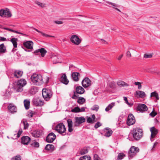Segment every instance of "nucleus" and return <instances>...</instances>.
Returning <instances> with one entry per match:
<instances>
[{
  "mask_svg": "<svg viewBox=\"0 0 160 160\" xmlns=\"http://www.w3.org/2000/svg\"><path fill=\"white\" fill-rule=\"evenodd\" d=\"M70 40L72 43L77 45H79L81 42L80 39L75 35L72 36Z\"/></svg>",
  "mask_w": 160,
  "mask_h": 160,
  "instance_id": "nucleus-10",
  "label": "nucleus"
},
{
  "mask_svg": "<svg viewBox=\"0 0 160 160\" xmlns=\"http://www.w3.org/2000/svg\"><path fill=\"white\" fill-rule=\"evenodd\" d=\"M85 101L86 100L84 98L82 97H80L78 98L77 102L79 104L82 105L85 103Z\"/></svg>",
  "mask_w": 160,
  "mask_h": 160,
  "instance_id": "nucleus-26",
  "label": "nucleus"
},
{
  "mask_svg": "<svg viewBox=\"0 0 160 160\" xmlns=\"http://www.w3.org/2000/svg\"><path fill=\"white\" fill-rule=\"evenodd\" d=\"M101 126V124L99 122H98L95 124L94 127L95 128H97Z\"/></svg>",
  "mask_w": 160,
  "mask_h": 160,
  "instance_id": "nucleus-52",
  "label": "nucleus"
},
{
  "mask_svg": "<svg viewBox=\"0 0 160 160\" xmlns=\"http://www.w3.org/2000/svg\"><path fill=\"white\" fill-rule=\"evenodd\" d=\"M125 156V155L122 153H119L118 156L117 160H121Z\"/></svg>",
  "mask_w": 160,
  "mask_h": 160,
  "instance_id": "nucleus-40",
  "label": "nucleus"
},
{
  "mask_svg": "<svg viewBox=\"0 0 160 160\" xmlns=\"http://www.w3.org/2000/svg\"><path fill=\"white\" fill-rule=\"evenodd\" d=\"M99 108V106L98 105H94L92 107L91 109L93 110H95L97 111H98Z\"/></svg>",
  "mask_w": 160,
  "mask_h": 160,
  "instance_id": "nucleus-47",
  "label": "nucleus"
},
{
  "mask_svg": "<svg viewBox=\"0 0 160 160\" xmlns=\"http://www.w3.org/2000/svg\"><path fill=\"white\" fill-rule=\"evenodd\" d=\"M31 145L32 147L36 148L39 147V143L35 141L31 142Z\"/></svg>",
  "mask_w": 160,
  "mask_h": 160,
  "instance_id": "nucleus-36",
  "label": "nucleus"
},
{
  "mask_svg": "<svg viewBox=\"0 0 160 160\" xmlns=\"http://www.w3.org/2000/svg\"><path fill=\"white\" fill-rule=\"evenodd\" d=\"M54 22L58 24H61L63 23L62 21H55Z\"/></svg>",
  "mask_w": 160,
  "mask_h": 160,
  "instance_id": "nucleus-57",
  "label": "nucleus"
},
{
  "mask_svg": "<svg viewBox=\"0 0 160 160\" xmlns=\"http://www.w3.org/2000/svg\"><path fill=\"white\" fill-rule=\"evenodd\" d=\"M109 86L111 88H114L115 87V83L114 82H111L109 83Z\"/></svg>",
  "mask_w": 160,
  "mask_h": 160,
  "instance_id": "nucleus-48",
  "label": "nucleus"
},
{
  "mask_svg": "<svg viewBox=\"0 0 160 160\" xmlns=\"http://www.w3.org/2000/svg\"><path fill=\"white\" fill-rule=\"evenodd\" d=\"M42 95L44 99L47 101L52 96V92L49 89L44 88L42 90Z\"/></svg>",
  "mask_w": 160,
  "mask_h": 160,
  "instance_id": "nucleus-4",
  "label": "nucleus"
},
{
  "mask_svg": "<svg viewBox=\"0 0 160 160\" xmlns=\"http://www.w3.org/2000/svg\"><path fill=\"white\" fill-rule=\"evenodd\" d=\"M67 122L68 127V131L69 132H71L73 130L72 121L71 119H68L67 120Z\"/></svg>",
  "mask_w": 160,
  "mask_h": 160,
  "instance_id": "nucleus-23",
  "label": "nucleus"
},
{
  "mask_svg": "<svg viewBox=\"0 0 160 160\" xmlns=\"http://www.w3.org/2000/svg\"><path fill=\"white\" fill-rule=\"evenodd\" d=\"M132 134L134 139L138 140L142 137L143 135V131L140 128H135L132 131Z\"/></svg>",
  "mask_w": 160,
  "mask_h": 160,
  "instance_id": "nucleus-3",
  "label": "nucleus"
},
{
  "mask_svg": "<svg viewBox=\"0 0 160 160\" xmlns=\"http://www.w3.org/2000/svg\"><path fill=\"white\" fill-rule=\"evenodd\" d=\"M27 84V81L24 79H21L18 80L14 88L18 92H22L23 87Z\"/></svg>",
  "mask_w": 160,
  "mask_h": 160,
  "instance_id": "nucleus-2",
  "label": "nucleus"
},
{
  "mask_svg": "<svg viewBox=\"0 0 160 160\" xmlns=\"http://www.w3.org/2000/svg\"><path fill=\"white\" fill-rule=\"evenodd\" d=\"M135 122V120L134 116L131 114L129 115L127 119V123L128 125L133 124Z\"/></svg>",
  "mask_w": 160,
  "mask_h": 160,
  "instance_id": "nucleus-12",
  "label": "nucleus"
},
{
  "mask_svg": "<svg viewBox=\"0 0 160 160\" xmlns=\"http://www.w3.org/2000/svg\"><path fill=\"white\" fill-rule=\"evenodd\" d=\"M150 131L151 132L150 139L151 141H152L154 140L153 139L155 138L156 135L158 133V130L156 129L154 127H153L150 128Z\"/></svg>",
  "mask_w": 160,
  "mask_h": 160,
  "instance_id": "nucleus-8",
  "label": "nucleus"
},
{
  "mask_svg": "<svg viewBox=\"0 0 160 160\" xmlns=\"http://www.w3.org/2000/svg\"><path fill=\"white\" fill-rule=\"evenodd\" d=\"M158 144V142H156L154 144L153 147L152 148L151 150H153L154 149V148L156 147V146H157V145Z\"/></svg>",
  "mask_w": 160,
  "mask_h": 160,
  "instance_id": "nucleus-59",
  "label": "nucleus"
},
{
  "mask_svg": "<svg viewBox=\"0 0 160 160\" xmlns=\"http://www.w3.org/2000/svg\"><path fill=\"white\" fill-rule=\"evenodd\" d=\"M123 55V54H122V55H121L119 56L118 57V60H120L121 59V58H122V57Z\"/></svg>",
  "mask_w": 160,
  "mask_h": 160,
  "instance_id": "nucleus-64",
  "label": "nucleus"
},
{
  "mask_svg": "<svg viewBox=\"0 0 160 160\" xmlns=\"http://www.w3.org/2000/svg\"><path fill=\"white\" fill-rule=\"evenodd\" d=\"M78 96L76 95V93L75 92H74V95H73V96L72 97V98L74 99H75V97H77Z\"/></svg>",
  "mask_w": 160,
  "mask_h": 160,
  "instance_id": "nucleus-62",
  "label": "nucleus"
},
{
  "mask_svg": "<svg viewBox=\"0 0 160 160\" xmlns=\"http://www.w3.org/2000/svg\"><path fill=\"white\" fill-rule=\"evenodd\" d=\"M155 97L157 100H159V97L158 94L155 91L152 92L151 94V97Z\"/></svg>",
  "mask_w": 160,
  "mask_h": 160,
  "instance_id": "nucleus-35",
  "label": "nucleus"
},
{
  "mask_svg": "<svg viewBox=\"0 0 160 160\" xmlns=\"http://www.w3.org/2000/svg\"><path fill=\"white\" fill-rule=\"evenodd\" d=\"M85 107H82L80 108V112H83L85 111Z\"/></svg>",
  "mask_w": 160,
  "mask_h": 160,
  "instance_id": "nucleus-61",
  "label": "nucleus"
},
{
  "mask_svg": "<svg viewBox=\"0 0 160 160\" xmlns=\"http://www.w3.org/2000/svg\"><path fill=\"white\" fill-rule=\"evenodd\" d=\"M24 47L28 49H31L33 48V43L31 41L24 42L23 43Z\"/></svg>",
  "mask_w": 160,
  "mask_h": 160,
  "instance_id": "nucleus-16",
  "label": "nucleus"
},
{
  "mask_svg": "<svg viewBox=\"0 0 160 160\" xmlns=\"http://www.w3.org/2000/svg\"><path fill=\"white\" fill-rule=\"evenodd\" d=\"M106 133L105 136L107 137H109L112 133V131L109 128H106Z\"/></svg>",
  "mask_w": 160,
  "mask_h": 160,
  "instance_id": "nucleus-32",
  "label": "nucleus"
},
{
  "mask_svg": "<svg viewBox=\"0 0 160 160\" xmlns=\"http://www.w3.org/2000/svg\"><path fill=\"white\" fill-rule=\"evenodd\" d=\"M93 120V121H96L95 120V115H94V114H93L92 115V118H91Z\"/></svg>",
  "mask_w": 160,
  "mask_h": 160,
  "instance_id": "nucleus-63",
  "label": "nucleus"
},
{
  "mask_svg": "<svg viewBox=\"0 0 160 160\" xmlns=\"http://www.w3.org/2000/svg\"><path fill=\"white\" fill-rule=\"evenodd\" d=\"M8 109L10 112L12 113H13L17 112V108L16 107L12 104H10L8 107Z\"/></svg>",
  "mask_w": 160,
  "mask_h": 160,
  "instance_id": "nucleus-22",
  "label": "nucleus"
},
{
  "mask_svg": "<svg viewBox=\"0 0 160 160\" xmlns=\"http://www.w3.org/2000/svg\"><path fill=\"white\" fill-rule=\"evenodd\" d=\"M31 139L28 136H23L21 138V142L23 144H28Z\"/></svg>",
  "mask_w": 160,
  "mask_h": 160,
  "instance_id": "nucleus-17",
  "label": "nucleus"
},
{
  "mask_svg": "<svg viewBox=\"0 0 160 160\" xmlns=\"http://www.w3.org/2000/svg\"><path fill=\"white\" fill-rule=\"evenodd\" d=\"M18 40V39L15 38H12L11 40L10 41L12 43L14 47L15 48L17 47V41Z\"/></svg>",
  "mask_w": 160,
  "mask_h": 160,
  "instance_id": "nucleus-29",
  "label": "nucleus"
},
{
  "mask_svg": "<svg viewBox=\"0 0 160 160\" xmlns=\"http://www.w3.org/2000/svg\"><path fill=\"white\" fill-rule=\"evenodd\" d=\"M6 47L3 43L0 45V52L4 53L6 52Z\"/></svg>",
  "mask_w": 160,
  "mask_h": 160,
  "instance_id": "nucleus-28",
  "label": "nucleus"
},
{
  "mask_svg": "<svg viewBox=\"0 0 160 160\" xmlns=\"http://www.w3.org/2000/svg\"><path fill=\"white\" fill-rule=\"evenodd\" d=\"M31 79L36 85H40L43 83L42 78L40 74L33 73L31 76Z\"/></svg>",
  "mask_w": 160,
  "mask_h": 160,
  "instance_id": "nucleus-1",
  "label": "nucleus"
},
{
  "mask_svg": "<svg viewBox=\"0 0 160 160\" xmlns=\"http://www.w3.org/2000/svg\"><path fill=\"white\" fill-rule=\"evenodd\" d=\"M45 149L46 150L51 151L52 152L54 150V147L52 144H48L46 146Z\"/></svg>",
  "mask_w": 160,
  "mask_h": 160,
  "instance_id": "nucleus-25",
  "label": "nucleus"
},
{
  "mask_svg": "<svg viewBox=\"0 0 160 160\" xmlns=\"http://www.w3.org/2000/svg\"><path fill=\"white\" fill-rule=\"evenodd\" d=\"M31 134L34 137H38L40 135V132L38 131H34Z\"/></svg>",
  "mask_w": 160,
  "mask_h": 160,
  "instance_id": "nucleus-31",
  "label": "nucleus"
},
{
  "mask_svg": "<svg viewBox=\"0 0 160 160\" xmlns=\"http://www.w3.org/2000/svg\"><path fill=\"white\" fill-rule=\"evenodd\" d=\"M137 110L141 112L147 111L148 110V108L146 105L141 104L139 105L137 107Z\"/></svg>",
  "mask_w": 160,
  "mask_h": 160,
  "instance_id": "nucleus-15",
  "label": "nucleus"
},
{
  "mask_svg": "<svg viewBox=\"0 0 160 160\" xmlns=\"http://www.w3.org/2000/svg\"><path fill=\"white\" fill-rule=\"evenodd\" d=\"M0 16L2 17L9 18L11 17L12 14L8 9L4 10L2 9L0 10Z\"/></svg>",
  "mask_w": 160,
  "mask_h": 160,
  "instance_id": "nucleus-7",
  "label": "nucleus"
},
{
  "mask_svg": "<svg viewBox=\"0 0 160 160\" xmlns=\"http://www.w3.org/2000/svg\"><path fill=\"white\" fill-rule=\"evenodd\" d=\"M79 160H91L90 157H88L86 156H84L81 157L80 158Z\"/></svg>",
  "mask_w": 160,
  "mask_h": 160,
  "instance_id": "nucleus-43",
  "label": "nucleus"
},
{
  "mask_svg": "<svg viewBox=\"0 0 160 160\" xmlns=\"http://www.w3.org/2000/svg\"><path fill=\"white\" fill-rule=\"evenodd\" d=\"M88 152V151L87 149H83L81 151V154L83 155L87 153Z\"/></svg>",
  "mask_w": 160,
  "mask_h": 160,
  "instance_id": "nucleus-49",
  "label": "nucleus"
},
{
  "mask_svg": "<svg viewBox=\"0 0 160 160\" xmlns=\"http://www.w3.org/2000/svg\"><path fill=\"white\" fill-rule=\"evenodd\" d=\"M87 121L88 122L91 123H93L96 122V121H93L92 119L90 117H87Z\"/></svg>",
  "mask_w": 160,
  "mask_h": 160,
  "instance_id": "nucleus-44",
  "label": "nucleus"
},
{
  "mask_svg": "<svg viewBox=\"0 0 160 160\" xmlns=\"http://www.w3.org/2000/svg\"><path fill=\"white\" fill-rule=\"evenodd\" d=\"M91 82L88 78H85L82 81V84L84 88H87L91 85Z\"/></svg>",
  "mask_w": 160,
  "mask_h": 160,
  "instance_id": "nucleus-13",
  "label": "nucleus"
},
{
  "mask_svg": "<svg viewBox=\"0 0 160 160\" xmlns=\"http://www.w3.org/2000/svg\"><path fill=\"white\" fill-rule=\"evenodd\" d=\"M32 102L33 104L36 106H41L43 104V102L39 98L34 99Z\"/></svg>",
  "mask_w": 160,
  "mask_h": 160,
  "instance_id": "nucleus-14",
  "label": "nucleus"
},
{
  "mask_svg": "<svg viewBox=\"0 0 160 160\" xmlns=\"http://www.w3.org/2000/svg\"><path fill=\"white\" fill-rule=\"evenodd\" d=\"M6 38L0 37V41H6Z\"/></svg>",
  "mask_w": 160,
  "mask_h": 160,
  "instance_id": "nucleus-58",
  "label": "nucleus"
},
{
  "mask_svg": "<svg viewBox=\"0 0 160 160\" xmlns=\"http://www.w3.org/2000/svg\"><path fill=\"white\" fill-rule=\"evenodd\" d=\"M23 123L24 125V129H27L29 126V124L27 122V121H24L23 122Z\"/></svg>",
  "mask_w": 160,
  "mask_h": 160,
  "instance_id": "nucleus-45",
  "label": "nucleus"
},
{
  "mask_svg": "<svg viewBox=\"0 0 160 160\" xmlns=\"http://www.w3.org/2000/svg\"><path fill=\"white\" fill-rule=\"evenodd\" d=\"M75 122L74 123L75 126H78L81 123L85 122V119L83 117H75Z\"/></svg>",
  "mask_w": 160,
  "mask_h": 160,
  "instance_id": "nucleus-9",
  "label": "nucleus"
},
{
  "mask_svg": "<svg viewBox=\"0 0 160 160\" xmlns=\"http://www.w3.org/2000/svg\"><path fill=\"white\" fill-rule=\"evenodd\" d=\"M123 98H124V101L126 102V103H127L129 106H131L132 105V104H131V103H129L128 102V99H127V98L126 97H123Z\"/></svg>",
  "mask_w": 160,
  "mask_h": 160,
  "instance_id": "nucleus-50",
  "label": "nucleus"
},
{
  "mask_svg": "<svg viewBox=\"0 0 160 160\" xmlns=\"http://www.w3.org/2000/svg\"><path fill=\"white\" fill-rule=\"evenodd\" d=\"M107 3H108L109 4H111V5H112V6H114V7L117 6L116 4L115 3H113L112 2H108Z\"/></svg>",
  "mask_w": 160,
  "mask_h": 160,
  "instance_id": "nucleus-60",
  "label": "nucleus"
},
{
  "mask_svg": "<svg viewBox=\"0 0 160 160\" xmlns=\"http://www.w3.org/2000/svg\"><path fill=\"white\" fill-rule=\"evenodd\" d=\"M94 160H100V158L97 154H95L94 156Z\"/></svg>",
  "mask_w": 160,
  "mask_h": 160,
  "instance_id": "nucleus-53",
  "label": "nucleus"
},
{
  "mask_svg": "<svg viewBox=\"0 0 160 160\" xmlns=\"http://www.w3.org/2000/svg\"><path fill=\"white\" fill-rule=\"evenodd\" d=\"M56 136L53 132L49 133L46 138V141L48 142H52L56 139Z\"/></svg>",
  "mask_w": 160,
  "mask_h": 160,
  "instance_id": "nucleus-11",
  "label": "nucleus"
},
{
  "mask_svg": "<svg viewBox=\"0 0 160 160\" xmlns=\"http://www.w3.org/2000/svg\"><path fill=\"white\" fill-rule=\"evenodd\" d=\"M60 80L62 82L66 85L68 84L69 82V81L66 75L65 74H64L62 75L60 78Z\"/></svg>",
  "mask_w": 160,
  "mask_h": 160,
  "instance_id": "nucleus-19",
  "label": "nucleus"
},
{
  "mask_svg": "<svg viewBox=\"0 0 160 160\" xmlns=\"http://www.w3.org/2000/svg\"><path fill=\"white\" fill-rule=\"evenodd\" d=\"M34 113L33 112H31L29 113L28 114V116L29 118H32L33 117Z\"/></svg>",
  "mask_w": 160,
  "mask_h": 160,
  "instance_id": "nucleus-54",
  "label": "nucleus"
},
{
  "mask_svg": "<svg viewBox=\"0 0 160 160\" xmlns=\"http://www.w3.org/2000/svg\"><path fill=\"white\" fill-rule=\"evenodd\" d=\"M39 52L41 53L42 57H44L47 52V51L43 48L39 49Z\"/></svg>",
  "mask_w": 160,
  "mask_h": 160,
  "instance_id": "nucleus-30",
  "label": "nucleus"
},
{
  "mask_svg": "<svg viewBox=\"0 0 160 160\" xmlns=\"http://www.w3.org/2000/svg\"><path fill=\"white\" fill-rule=\"evenodd\" d=\"M30 102L29 100L26 99L24 101V106L26 109H28L29 108Z\"/></svg>",
  "mask_w": 160,
  "mask_h": 160,
  "instance_id": "nucleus-27",
  "label": "nucleus"
},
{
  "mask_svg": "<svg viewBox=\"0 0 160 160\" xmlns=\"http://www.w3.org/2000/svg\"><path fill=\"white\" fill-rule=\"evenodd\" d=\"M127 56L128 58H130L131 57V55L129 51H128L126 53Z\"/></svg>",
  "mask_w": 160,
  "mask_h": 160,
  "instance_id": "nucleus-56",
  "label": "nucleus"
},
{
  "mask_svg": "<svg viewBox=\"0 0 160 160\" xmlns=\"http://www.w3.org/2000/svg\"><path fill=\"white\" fill-rule=\"evenodd\" d=\"M139 149L138 148L132 146L130 148L128 152V156L131 158L134 157L138 152Z\"/></svg>",
  "mask_w": 160,
  "mask_h": 160,
  "instance_id": "nucleus-6",
  "label": "nucleus"
},
{
  "mask_svg": "<svg viewBox=\"0 0 160 160\" xmlns=\"http://www.w3.org/2000/svg\"><path fill=\"white\" fill-rule=\"evenodd\" d=\"M152 54H145L144 55V58H151L152 57Z\"/></svg>",
  "mask_w": 160,
  "mask_h": 160,
  "instance_id": "nucleus-51",
  "label": "nucleus"
},
{
  "mask_svg": "<svg viewBox=\"0 0 160 160\" xmlns=\"http://www.w3.org/2000/svg\"><path fill=\"white\" fill-rule=\"evenodd\" d=\"M77 93L82 94L83 93L85 92L84 89L81 86H78L76 89Z\"/></svg>",
  "mask_w": 160,
  "mask_h": 160,
  "instance_id": "nucleus-24",
  "label": "nucleus"
},
{
  "mask_svg": "<svg viewBox=\"0 0 160 160\" xmlns=\"http://www.w3.org/2000/svg\"><path fill=\"white\" fill-rule=\"evenodd\" d=\"M117 84L120 86H128L129 85L127 83L122 81H118L117 82Z\"/></svg>",
  "mask_w": 160,
  "mask_h": 160,
  "instance_id": "nucleus-34",
  "label": "nucleus"
},
{
  "mask_svg": "<svg viewBox=\"0 0 160 160\" xmlns=\"http://www.w3.org/2000/svg\"><path fill=\"white\" fill-rule=\"evenodd\" d=\"M80 108L78 107H77L72 109L71 112H80Z\"/></svg>",
  "mask_w": 160,
  "mask_h": 160,
  "instance_id": "nucleus-41",
  "label": "nucleus"
},
{
  "mask_svg": "<svg viewBox=\"0 0 160 160\" xmlns=\"http://www.w3.org/2000/svg\"><path fill=\"white\" fill-rule=\"evenodd\" d=\"M22 130H20L18 131V132L17 133V137L18 138H19L20 136V135L21 134H22Z\"/></svg>",
  "mask_w": 160,
  "mask_h": 160,
  "instance_id": "nucleus-55",
  "label": "nucleus"
},
{
  "mask_svg": "<svg viewBox=\"0 0 160 160\" xmlns=\"http://www.w3.org/2000/svg\"><path fill=\"white\" fill-rule=\"evenodd\" d=\"M80 76L79 73L77 72H73L72 74V76L73 80L77 82L79 80L78 77Z\"/></svg>",
  "mask_w": 160,
  "mask_h": 160,
  "instance_id": "nucleus-20",
  "label": "nucleus"
},
{
  "mask_svg": "<svg viewBox=\"0 0 160 160\" xmlns=\"http://www.w3.org/2000/svg\"><path fill=\"white\" fill-rule=\"evenodd\" d=\"M35 3L37 4L40 7L43 8L46 7V4L37 1H36Z\"/></svg>",
  "mask_w": 160,
  "mask_h": 160,
  "instance_id": "nucleus-33",
  "label": "nucleus"
},
{
  "mask_svg": "<svg viewBox=\"0 0 160 160\" xmlns=\"http://www.w3.org/2000/svg\"><path fill=\"white\" fill-rule=\"evenodd\" d=\"M33 29L34 30H35V31H36L37 32H38L42 34V35L43 36H45L46 37H53L52 36H50V35H48V34H47L45 33H44L43 32L40 31L38 30L37 29L35 28H34Z\"/></svg>",
  "mask_w": 160,
  "mask_h": 160,
  "instance_id": "nucleus-39",
  "label": "nucleus"
},
{
  "mask_svg": "<svg viewBox=\"0 0 160 160\" xmlns=\"http://www.w3.org/2000/svg\"><path fill=\"white\" fill-rule=\"evenodd\" d=\"M3 29H4L7 30H8V31H10L12 32H13L16 33H18V34H22V35H25V34H23L22 33L19 32H18L17 31L14 30H12V29H9V28H4Z\"/></svg>",
  "mask_w": 160,
  "mask_h": 160,
  "instance_id": "nucleus-37",
  "label": "nucleus"
},
{
  "mask_svg": "<svg viewBox=\"0 0 160 160\" xmlns=\"http://www.w3.org/2000/svg\"><path fill=\"white\" fill-rule=\"evenodd\" d=\"M21 157L20 155H17L15 156L12 157L11 160H21Z\"/></svg>",
  "mask_w": 160,
  "mask_h": 160,
  "instance_id": "nucleus-42",
  "label": "nucleus"
},
{
  "mask_svg": "<svg viewBox=\"0 0 160 160\" xmlns=\"http://www.w3.org/2000/svg\"><path fill=\"white\" fill-rule=\"evenodd\" d=\"M23 74V72L20 70H16L14 71L13 73L14 77L17 78L21 77Z\"/></svg>",
  "mask_w": 160,
  "mask_h": 160,
  "instance_id": "nucleus-21",
  "label": "nucleus"
},
{
  "mask_svg": "<svg viewBox=\"0 0 160 160\" xmlns=\"http://www.w3.org/2000/svg\"><path fill=\"white\" fill-rule=\"evenodd\" d=\"M55 130L60 134L65 133L63 135H65L66 134L65 132L66 131V128L62 123L58 124L55 127Z\"/></svg>",
  "mask_w": 160,
  "mask_h": 160,
  "instance_id": "nucleus-5",
  "label": "nucleus"
},
{
  "mask_svg": "<svg viewBox=\"0 0 160 160\" xmlns=\"http://www.w3.org/2000/svg\"><path fill=\"white\" fill-rule=\"evenodd\" d=\"M135 95L138 98H144L146 96L144 92L142 91H137L135 92Z\"/></svg>",
  "mask_w": 160,
  "mask_h": 160,
  "instance_id": "nucleus-18",
  "label": "nucleus"
},
{
  "mask_svg": "<svg viewBox=\"0 0 160 160\" xmlns=\"http://www.w3.org/2000/svg\"><path fill=\"white\" fill-rule=\"evenodd\" d=\"M157 112H155L154 111V109H153L152 111L149 114V115L152 117H154L157 115Z\"/></svg>",
  "mask_w": 160,
  "mask_h": 160,
  "instance_id": "nucleus-46",
  "label": "nucleus"
},
{
  "mask_svg": "<svg viewBox=\"0 0 160 160\" xmlns=\"http://www.w3.org/2000/svg\"><path fill=\"white\" fill-rule=\"evenodd\" d=\"M114 103H111L108 105L105 108V111L106 112L109 111V110L111 109L114 106Z\"/></svg>",
  "mask_w": 160,
  "mask_h": 160,
  "instance_id": "nucleus-38",
  "label": "nucleus"
}]
</instances>
